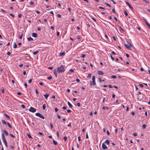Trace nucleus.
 Listing matches in <instances>:
<instances>
[{"label": "nucleus", "mask_w": 150, "mask_h": 150, "mask_svg": "<svg viewBox=\"0 0 150 150\" xmlns=\"http://www.w3.org/2000/svg\"><path fill=\"white\" fill-rule=\"evenodd\" d=\"M57 72L59 73H61L65 71L64 67L63 65H61L57 68Z\"/></svg>", "instance_id": "obj_1"}, {"label": "nucleus", "mask_w": 150, "mask_h": 150, "mask_svg": "<svg viewBox=\"0 0 150 150\" xmlns=\"http://www.w3.org/2000/svg\"><path fill=\"white\" fill-rule=\"evenodd\" d=\"M35 115L39 117H40L41 118L43 119H44L45 118L44 116L39 112H37L36 113Z\"/></svg>", "instance_id": "obj_2"}, {"label": "nucleus", "mask_w": 150, "mask_h": 150, "mask_svg": "<svg viewBox=\"0 0 150 150\" xmlns=\"http://www.w3.org/2000/svg\"><path fill=\"white\" fill-rule=\"evenodd\" d=\"M36 109L31 107L29 109V111L30 112H34L36 111Z\"/></svg>", "instance_id": "obj_3"}, {"label": "nucleus", "mask_w": 150, "mask_h": 150, "mask_svg": "<svg viewBox=\"0 0 150 150\" xmlns=\"http://www.w3.org/2000/svg\"><path fill=\"white\" fill-rule=\"evenodd\" d=\"M125 47L127 49H129L131 47H132V45H131V44L129 43V45L125 44Z\"/></svg>", "instance_id": "obj_4"}, {"label": "nucleus", "mask_w": 150, "mask_h": 150, "mask_svg": "<svg viewBox=\"0 0 150 150\" xmlns=\"http://www.w3.org/2000/svg\"><path fill=\"white\" fill-rule=\"evenodd\" d=\"M102 148L103 149H107L108 147L104 143H103L102 144Z\"/></svg>", "instance_id": "obj_5"}, {"label": "nucleus", "mask_w": 150, "mask_h": 150, "mask_svg": "<svg viewBox=\"0 0 150 150\" xmlns=\"http://www.w3.org/2000/svg\"><path fill=\"white\" fill-rule=\"evenodd\" d=\"M1 138L3 141L6 140L4 133H2L1 134Z\"/></svg>", "instance_id": "obj_6"}, {"label": "nucleus", "mask_w": 150, "mask_h": 150, "mask_svg": "<svg viewBox=\"0 0 150 150\" xmlns=\"http://www.w3.org/2000/svg\"><path fill=\"white\" fill-rule=\"evenodd\" d=\"M90 84L91 86H92V85L95 86L96 85L95 81H91L90 82Z\"/></svg>", "instance_id": "obj_7"}, {"label": "nucleus", "mask_w": 150, "mask_h": 150, "mask_svg": "<svg viewBox=\"0 0 150 150\" xmlns=\"http://www.w3.org/2000/svg\"><path fill=\"white\" fill-rule=\"evenodd\" d=\"M104 74L103 72L100 71H98V74L99 75H103Z\"/></svg>", "instance_id": "obj_8"}, {"label": "nucleus", "mask_w": 150, "mask_h": 150, "mask_svg": "<svg viewBox=\"0 0 150 150\" xmlns=\"http://www.w3.org/2000/svg\"><path fill=\"white\" fill-rule=\"evenodd\" d=\"M32 36L33 37H37L38 36V35L37 33H33L32 34Z\"/></svg>", "instance_id": "obj_9"}, {"label": "nucleus", "mask_w": 150, "mask_h": 150, "mask_svg": "<svg viewBox=\"0 0 150 150\" xmlns=\"http://www.w3.org/2000/svg\"><path fill=\"white\" fill-rule=\"evenodd\" d=\"M126 4H127V5L132 10L133 9V8L131 6L130 4L128 2H126Z\"/></svg>", "instance_id": "obj_10"}, {"label": "nucleus", "mask_w": 150, "mask_h": 150, "mask_svg": "<svg viewBox=\"0 0 150 150\" xmlns=\"http://www.w3.org/2000/svg\"><path fill=\"white\" fill-rule=\"evenodd\" d=\"M144 21L147 25L148 26L149 28L150 27V24L149 23L147 22V21L146 20H144Z\"/></svg>", "instance_id": "obj_11"}, {"label": "nucleus", "mask_w": 150, "mask_h": 150, "mask_svg": "<svg viewBox=\"0 0 150 150\" xmlns=\"http://www.w3.org/2000/svg\"><path fill=\"white\" fill-rule=\"evenodd\" d=\"M44 96L45 97V98L47 99L48 97L49 96V95L47 93H46L44 95Z\"/></svg>", "instance_id": "obj_12"}, {"label": "nucleus", "mask_w": 150, "mask_h": 150, "mask_svg": "<svg viewBox=\"0 0 150 150\" xmlns=\"http://www.w3.org/2000/svg\"><path fill=\"white\" fill-rule=\"evenodd\" d=\"M105 143L107 145H109L110 144V142L109 140L108 139L106 140L105 142Z\"/></svg>", "instance_id": "obj_13"}, {"label": "nucleus", "mask_w": 150, "mask_h": 150, "mask_svg": "<svg viewBox=\"0 0 150 150\" xmlns=\"http://www.w3.org/2000/svg\"><path fill=\"white\" fill-rule=\"evenodd\" d=\"M1 122L2 124H4L5 125H6L7 122H6L4 120H1Z\"/></svg>", "instance_id": "obj_14"}, {"label": "nucleus", "mask_w": 150, "mask_h": 150, "mask_svg": "<svg viewBox=\"0 0 150 150\" xmlns=\"http://www.w3.org/2000/svg\"><path fill=\"white\" fill-rule=\"evenodd\" d=\"M54 74L55 75L56 77H57V70L56 69H54Z\"/></svg>", "instance_id": "obj_15"}, {"label": "nucleus", "mask_w": 150, "mask_h": 150, "mask_svg": "<svg viewBox=\"0 0 150 150\" xmlns=\"http://www.w3.org/2000/svg\"><path fill=\"white\" fill-rule=\"evenodd\" d=\"M3 131L6 135L7 136L8 135V132L5 130H4Z\"/></svg>", "instance_id": "obj_16"}, {"label": "nucleus", "mask_w": 150, "mask_h": 150, "mask_svg": "<svg viewBox=\"0 0 150 150\" xmlns=\"http://www.w3.org/2000/svg\"><path fill=\"white\" fill-rule=\"evenodd\" d=\"M3 142H4V144L5 146H6V147H7L8 146H7V142H6V140L3 141Z\"/></svg>", "instance_id": "obj_17"}, {"label": "nucleus", "mask_w": 150, "mask_h": 150, "mask_svg": "<svg viewBox=\"0 0 150 150\" xmlns=\"http://www.w3.org/2000/svg\"><path fill=\"white\" fill-rule=\"evenodd\" d=\"M65 54V53L64 52H61L60 53L59 56H62L64 55Z\"/></svg>", "instance_id": "obj_18"}, {"label": "nucleus", "mask_w": 150, "mask_h": 150, "mask_svg": "<svg viewBox=\"0 0 150 150\" xmlns=\"http://www.w3.org/2000/svg\"><path fill=\"white\" fill-rule=\"evenodd\" d=\"M28 40L29 41H30L31 40H33V38H31V37H28L27 38Z\"/></svg>", "instance_id": "obj_19"}, {"label": "nucleus", "mask_w": 150, "mask_h": 150, "mask_svg": "<svg viewBox=\"0 0 150 150\" xmlns=\"http://www.w3.org/2000/svg\"><path fill=\"white\" fill-rule=\"evenodd\" d=\"M39 52V51H36L33 52V55H36Z\"/></svg>", "instance_id": "obj_20"}, {"label": "nucleus", "mask_w": 150, "mask_h": 150, "mask_svg": "<svg viewBox=\"0 0 150 150\" xmlns=\"http://www.w3.org/2000/svg\"><path fill=\"white\" fill-rule=\"evenodd\" d=\"M4 115L7 118H8V119H10V117H9V115H7L6 114V113H4Z\"/></svg>", "instance_id": "obj_21"}, {"label": "nucleus", "mask_w": 150, "mask_h": 150, "mask_svg": "<svg viewBox=\"0 0 150 150\" xmlns=\"http://www.w3.org/2000/svg\"><path fill=\"white\" fill-rule=\"evenodd\" d=\"M17 47V45L16 44L15 42L14 43V45L13 46V48H16Z\"/></svg>", "instance_id": "obj_22"}, {"label": "nucleus", "mask_w": 150, "mask_h": 150, "mask_svg": "<svg viewBox=\"0 0 150 150\" xmlns=\"http://www.w3.org/2000/svg\"><path fill=\"white\" fill-rule=\"evenodd\" d=\"M68 105L71 108L73 106L71 105V104L69 102H68Z\"/></svg>", "instance_id": "obj_23"}, {"label": "nucleus", "mask_w": 150, "mask_h": 150, "mask_svg": "<svg viewBox=\"0 0 150 150\" xmlns=\"http://www.w3.org/2000/svg\"><path fill=\"white\" fill-rule=\"evenodd\" d=\"M6 125H8V126L9 127H10V128H12V127H11V125L9 124V123L8 122H7V124Z\"/></svg>", "instance_id": "obj_24"}, {"label": "nucleus", "mask_w": 150, "mask_h": 150, "mask_svg": "<svg viewBox=\"0 0 150 150\" xmlns=\"http://www.w3.org/2000/svg\"><path fill=\"white\" fill-rule=\"evenodd\" d=\"M53 142L55 145H57V142L54 140H53Z\"/></svg>", "instance_id": "obj_25"}, {"label": "nucleus", "mask_w": 150, "mask_h": 150, "mask_svg": "<svg viewBox=\"0 0 150 150\" xmlns=\"http://www.w3.org/2000/svg\"><path fill=\"white\" fill-rule=\"evenodd\" d=\"M23 32L22 33L21 35L20 36L19 38L20 39H21L22 38L23 36Z\"/></svg>", "instance_id": "obj_26"}, {"label": "nucleus", "mask_w": 150, "mask_h": 150, "mask_svg": "<svg viewBox=\"0 0 150 150\" xmlns=\"http://www.w3.org/2000/svg\"><path fill=\"white\" fill-rule=\"evenodd\" d=\"M146 127V125L145 124H143L142 125V127L143 129H144Z\"/></svg>", "instance_id": "obj_27"}, {"label": "nucleus", "mask_w": 150, "mask_h": 150, "mask_svg": "<svg viewBox=\"0 0 150 150\" xmlns=\"http://www.w3.org/2000/svg\"><path fill=\"white\" fill-rule=\"evenodd\" d=\"M46 108V105L44 104L42 105V109L43 110H45Z\"/></svg>", "instance_id": "obj_28"}, {"label": "nucleus", "mask_w": 150, "mask_h": 150, "mask_svg": "<svg viewBox=\"0 0 150 150\" xmlns=\"http://www.w3.org/2000/svg\"><path fill=\"white\" fill-rule=\"evenodd\" d=\"M105 4L106 6H108V7H111V6H110V5L109 4H108V3H106H106H105Z\"/></svg>", "instance_id": "obj_29"}, {"label": "nucleus", "mask_w": 150, "mask_h": 150, "mask_svg": "<svg viewBox=\"0 0 150 150\" xmlns=\"http://www.w3.org/2000/svg\"><path fill=\"white\" fill-rule=\"evenodd\" d=\"M92 81H95V76H93L92 78Z\"/></svg>", "instance_id": "obj_30"}, {"label": "nucleus", "mask_w": 150, "mask_h": 150, "mask_svg": "<svg viewBox=\"0 0 150 150\" xmlns=\"http://www.w3.org/2000/svg\"><path fill=\"white\" fill-rule=\"evenodd\" d=\"M124 13V14H125L126 16H127L128 15V14L126 11H125Z\"/></svg>", "instance_id": "obj_31"}, {"label": "nucleus", "mask_w": 150, "mask_h": 150, "mask_svg": "<svg viewBox=\"0 0 150 150\" xmlns=\"http://www.w3.org/2000/svg\"><path fill=\"white\" fill-rule=\"evenodd\" d=\"M119 30L120 32H121V31H124L123 29L121 27V26L119 27Z\"/></svg>", "instance_id": "obj_32"}, {"label": "nucleus", "mask_w": 150, "mask_h": 150, "mask_svg": "<svg viewBox=\"0 0 150 150\" xmlns=\"http://www.w3.org/2000/svg\"><path fill=\"white\" fill-rule=\"evenodd\" d=\"M52 76H49L47 77V79L49 80H51L52 79Z\"/></svg>", "instance_id": "obj_33"}, {"label": "nucleus", "mask_w": 150, "mask_h": 150, "mask_svg": "<svg viewBox=\"0 0 150 150\" xmlns=\"http://www.w3.org/2000/svg\"><path fill=\"white\" fill-rule=\"evenodd\" d=\"M111 78L113 79H115L116 78V76L115 75H113L111 76Z\"/></svg>", "instance_id": "obj_34"}, {"label": "nucleus", "mask_w": 150, "mask_h": 150, "mask_svg": "<svg viewBox=\"0 0 150 150\" xmlns=\"http://www.w3.org/2000/svg\"><path fill=\"white\" fill-rule=\"evenodd\" d=\"M10 135L13 138H15V136L13 135L12 134H10Z\"/></svg>", "instance_id": "obj_35"}, {"label": "nucleus", "mask_w": 150, "mask_h": 150, "mask_svg": "<svg viewBox=\"0 0 150 150\" xmlns=\"http://www.w3.org/2000/svg\"><path fill=\"white\" fill-rule=\"evenodd\" d=\"M63 139L64 141H66L67 140V137L66 136H65L64 137Z\"/></svg>", "instance_id": "obj_36"}, {"label": "nucleus", "mask_w": 150, "mask_h": 150, "mask_svg": "<svg viewBox=\"0 0 150 150\" xmlns=\"http://www.w3.org/2000/svg\"><path fill=\"white\" fill-rule=\"evenodd\" d=\"M91 74H88V75L87 76V77L90 78V77H91Z\"/></svg>", "instance_id": "obj_37"}, {"label": "nucleus", "mask_w": 150, "mask_h": 150, "mask_svg": "<svg viewBox=\"0 0 150 150\" xmlns=\"http://www.w3.org/2000/svg\"><path fill=\"white\" fill-rule=\"evenodd\" d=\"M29 3L30 4V5H33L34 4V3L33 1L30 2Z\"/></svg>", "instance_id": "obj_38"}, {"label": "nucleus", "mask_w": 150, "mask_h": 150, "mask_svg": "<svg viewBox=\"0 0 150 150\" xmlns=\"http://www.w3.org/2000/svg\"><path fill=\"white\" fill-rule=\"evenodd\" d=\"M69 71L71 72V73H73L74 72V70L72 69H70L69 70Z\"/></svg>", "instance_id": "obj_39"}, {"label": "nucleus", "mask_w": 150, "mask_h": 150, "mask_svg": "<svg viewBox=\"0 0 150 150\" xmlns=\"http://www.w3.org/2000/svg\"><path fill=\"white\" fill-rule=\"evenodd\" d=\"M57 16L59 18H61V15L59 14H58L57 15Z\"/></svg>", "instance_id": "obj_40"}, {"label": "nucleus", "mask_w": 150, "mask_h": 150, "mask_svg": "<svg viewBox=\"0 0 150 150\" xmlns=\"http://www.w3.org/2000/svg\"><path fill=\"white\" fill-rule=\"evenodd\" d=\"M32 79H30V80H29L28 81V83H30L32 81Z\"/></svg>", "instance_id": "obj_41"}, {"label": "nucleus", "mask_w": 150, "mask_h": 150, "mask_svg": "<svg viewBox=\"0 0 150 150\" xmlns=\"http://www.w3.org/2000/svg\"><path fill=\"white\" fill-rule=\"evenodd\" d=\"M98 8L100 9H105V8H104V7H101V6H99L98 7Z\"/></svg>", "instance_id": "obj_42"}, {"label": "nucleus", "mask_w": 150, "mask_h": 150, "mask_svg": "<svg viewBox=\"0 0 150 150\" xmlns=\"http://www.w3.org/2000/svg\"><path fill=\"white\" fill-rule=\"evenodd\" d=\"M85 57V55L84 54H82L81 55V57L82 58H84Z\"/></svg>", "instance_id": "obj_43"}, {"label": "nucleus", "mask_w": 150, "mask_h": 150, "mask_svg": "<svg viewBox=\"0 0 150 150\" xmlns=\"http://www.w3.org/2000/svg\"><path fill=\"white\" fill-rule=\"evenodd\" d=\"M143 1H144V2L146 3H149V1L147 0H143Z\"/></svg>", "instance_id": "obj_44"}, {"label": "nucleus", "mask_w": 150, "mask_h": 150, "mask_svg": "<svg viewBox=\"0 0 150 150\" xmlns=\"http://www.w3.org/2000/svg\"><path fill=\"white\" fill-rule=\"evenodd\" d=\"M39 134L40 135H44L42 133V132H39Z\"/></svg>", "instance_id": "obj_45"}, {"label": "nucleus", "mask_w": 150, "mask_h": 150, "mask_svg": "<svg viewBox=\"0 0 150 150\" xmlns=\"http://www.w3.org/2000/svg\"><path fill=\"white\" fill-rule=\"evenodd\" d=\"M108 87L110 88H112V85H108Z\"/></svg>", "instance_id": "obj_46"}, {"label": "nucleus", "mask_w": 150, "mask_h": 150, "mask_svg": "<svg viewBox=\"0 0 150 150\" xmlns=\"http://www.w3.org/2000/svg\"><path fill=\"white\" fill-rule=\"evenodd\" d=\"M76 81L78 82H79L80 81V80L79 79H76Z\"/></svg>", "instance_id": "obj_47"}, {"label": "nucleus", "mask_w": 150, "mask_h": 150, "mask_svg": "<svg viewBox=\"0 0 150 150\" xmlns=\"http://www.w3.org/2000/svg\"><path fill=\"white\" fill-rule=\"evenodd\" d=\"M7 54L8 55H10L11 54V53L9 52H8L7 53Z\"/></svg>", "instance_id": "obj_48"}, {"label": "nucleus", "mask_w": 150, "mask_h": 150, "mask_svg": "<svg viewBox=\"0 0 150 150\" xmlns=\"http://www.w3.org/2000/svg\"><path fill=\"white\" fill-rule=\"evenodd\" d=\"M9 15L11 16L12 17H15V16L13 14H11V13H10L9 14Z\"/></svg>", "instance_id": "obj_49"}, {"label": "nucleus", "mask_w": 150, "mask_h": 150, "mask_svg": "<svg viewBox=\"0 0 150 150\" xmlns=\"http://www.w3.org/2000/svg\"><path fill=\"white\" fill-rule=\"evenodd\" d=\"M39 84L41 86H43L44 85L43 83L41 82L39 83Z\"/></svg>", "instance_id": "obj_50"}, {"label": "nucleus", "mask_w": 150, "mask_h": 150, "mask_svg": "<svg viewBox=\"0 0 150 150\" xmlns=\"http://www.w3.org/2000/svg\"><path fill=\"white\" fill-rule=\"evenodd\" d=\"M133 135L134 136V137H136L137 136V133H134L133 134Z\"/></svg>", "instance_id": "obj_51"}, {"label": "nucleus", "mask_w": 150, "mask_h": 150, "mask_svg": "<svg viewBox=\"0 0 150 150\" xmlns=\"http://www.w3.org/2000/svg\"><path fill=\"white\" fill-rule=\"evenodd\" d=\"M54 110L56 112L58 110V109L57 108H54Z\"/></svg>", "instance_id": "obj_52"}, {"label": "nucleus", "mask_w": 150, "mask_h": 150, "mask_svg": "<svg viewBox=\"0 0 150 150\" xmlns=\"http://www.w3.org/2000/svg\"><path fill=\"white\" fill-rule=\"evenodd\" d=\"M28 137L29 138H32V137L31 136V135H30V134H28Z\"/></svg>", "instance_id": "obj_53"}, {"label": "nucleus", "mask_w": 150, "mask_h": 150, "mask_svg": "<svg viewBox=\"0 0 150 150\" xmlns=\"http://www.w3.org/2000/svg\"><path fill=\"white\" fill-rule=\"evenodd\" d=\"M71 110H70L68 109L67 110V112L68 113H70L71 112Z\"/></svg>", "instance_id": "obj_54"}, {"label": "nucleus", "mask_w": 150, "mask_h": 150, "mask_svg": "<svg viewBox=\"0 0 150 150\" xmlns=\"http://www.w3.org/2000/svg\"><path fill=\"white\" fill-rule=\"evenodd\" d=\"M21 106L23 108H25V105H21Z\"/></svg>", "instance_id": "obj_55"}, {"label": "nucleus", "mask_w": 150, "mask_h": 150, "mask_svg": "<svg viewBox=\"0 0 150 150\" xmlns=\"http://www.w3.org/2000/svg\"><path fill=\"white\" fill-rule=\"evenodd\" d=\"M50 28L52 30H53L54 29V27L53 26H51L50 27Z\"/></svg>", "instance_id": "obj_56"}, {"label": "nucleus", "mask_w": 150, "mask_h": 150, "mask_svg": "<svg viewBox=\"0 0 150 150\" xmlns=\"http://www.w3.org/2000/svg\"><path fill=\"white\" fill-rule=\"evenodd\" d=\"M22 16V15L21 14H19L18 15V17L19 18H20Z\"/></svg>", "instance_id": "obj_57"}, {"label": "nucleus", "mask_w": 150, "mask_h": 150, "mask_svg": "<svg viewBox=\"0 0 150 150\" xmlns=\"http://www.w3.org/2000/svg\"><path fill=\"white\" fill-rule=\"evenodd\" d=\"M24 86H25V88H26L27 87V84L26 83H24Z\"/></svg>", "instance_id": "obj_58"}, {"label": "nucleus", "mask_w": 150, "mask_h": 150, "mask_svg": "<svg viewBox=\"0 0 150 150\" xmlns=\"http://www.w3.org/2000/svg\"><path fill=\"white\" fill-rule=\"evenodd\" d=\"M139 86L141 87H143V85L142 84H139Z\"/></svg>", "instance_id": "obj_59"}, {"label": "nucleus", "mask_w": 150, "mask_h": 150, "mask_svg": "<svg viewBox=\"0 0 150 150\" xmlns=\"http://www.w3.org/2000/svg\"><path fill=\"white\" fill-rule=\"evenodd\" d=\"M48 69H52L53 68V67H49L48 68Z\"/></svg>", "instance_id": "obj_60"}, {"label": "nucleus", "mask_w": 150, "mask_h": 150, "mask_svg": "<svg viewBox=\"0 0 150 150\" xmlns=\"http://www.w3.org/2000/svg\"><path fill=\"white\" fill-rule=\"evenodd\" d=\"M50 127H51V129H52L53 128V125L51 123L50 124Z\"/></svg>", "instance_id": "obj_61"}, {"label": "nucleus", "mask_w": 150, "mask_h": 150, "mask_svg": "<svg viewBox=\"0 0 150 150\" xmlns=\"http://www.w3.org/2000/svg\"><path fill=\"white\" fill-rule=\"evenodd\" d=\"M62 109H67V108L65 106H63L62 108Z\"/></svg>", "instance_id": "obj_62"}, {"label": "nucleus", "mask_w": 150, "mask_h": 150, "mask_svg": "<svg viewBox=\"0 0 150 150\" xmlns=\"http://www.w3.org/2000/svg\"><path fill=\"white\" fill-rule=\"evenodd\" d=\"M105 37L107 39V40H108V36L106 35H105Z\"/></svg>", "instance_id": "obj_63"}, {"label": "nucleus", "mask_w": 150, "mask_h": 150, "mask_svg": "<svg viewBox=\"0 0 150 150\" xmlns=\"http://www.w3.org/2000/svg\"><path fill=\"white\" fill-rule=\"evenodd\" d=\"M17 94L18 95H21V93L20 92H18L17 93Z\"/></svg>", "instance_id": "obj_64"}]
</instances>
